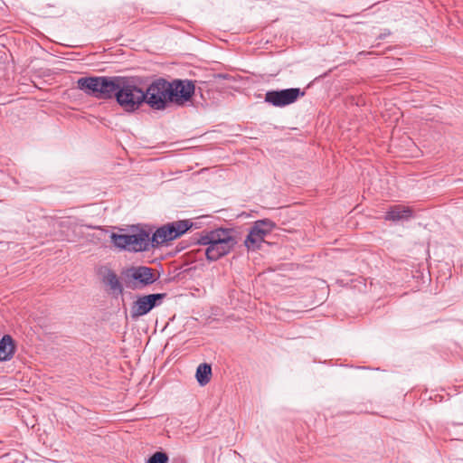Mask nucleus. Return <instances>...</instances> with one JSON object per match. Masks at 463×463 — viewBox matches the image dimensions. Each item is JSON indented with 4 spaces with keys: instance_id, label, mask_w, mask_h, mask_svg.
I'll return each mask as SVG.
<instances>
[{
    "instance_id": "obj_6",
    "label": "nucleus",
    "mask_w": 463,
    "mask_h": 463,
    "mask_svg": "<svg viewBox=\"0 0 463 463\" xmlns=\"http://www.w3.org/2000/svg\"><path fill=\"white\" fill-rule=\"evenodd\" d=\"M165 297V293H154L137 297L130 307L131 318L136 320L148 314L153 308L160 306Z\"/></svg>"
},
{
    "instance_id": "obj_17",
    "label": "nucleus",
    "mask_w": 463,
    "mask_h": 463,
    "mask_svg": "<svg viewBox=\"0 0 463 463\" xmlns=\"http://www.w3.org/2000/svg\"><path fill=\"white\" fill-rule=\"evenodd\" d=\"M174 225V231L176 237L184 234L189 229L193 227V222L190 220H181L171 222Z\"/></svg>"
},
{
    "instance_id": "obj_11",
    "label": "nucleus",
    "mask_w": 463,
    "mask_h": 463,
    "mask_svg": "<svg viewBox=\"0 0 463 463\" xmlns=\"http://www.w3.org/2000/svg\"><path fill=\"white\" fill-rule=\"evenodd\" d=\"M412 216L413 212L410 207L402 204H395L389 208L384 219L386 221L399 222L410 220Z\"/></svg>"
},
{
    "instance_id": "obj_16",
    "label": "nucleus",
    "mask_w": 463,
    "mask_h": 463,
    "mask_svg": "<svg viewBox=\"0 0 463 463\" xmlns=\"http://www.w3.org/2000/svg\"><path fill=\"white\" fill-rule=\"evenodd\" d=\"M111 242L114 244L115 247L120 249V250H126L128 249V241L130 238H128V234H118V233H111L110 235Z\"/></svg>"
},
{
    "instance_id": "obj_14",
    "label": "nucleus",
    "mask_w": 463,
    "mask_h": 463,
    "mask_svg": "<svg viewBox=\"0 0 463 463\" xmlns=\"http://www.w3.org/2000/svg\"><path fill=\"white\" fill-rule=\"evenodd\" d=\"M104 283L109 287L112 294L116 296L122 295L123 286L121 285L117 274L114 271L109 270L104 277Z\"/></svg>"
},
{
    "instance_id": "obj_5",
    "label": "nucleus",
    "mask_w": 463,
    "mask_h": 463,
    "mask_svg": "<svg viewBox=\"0 0 463 463\" xmlns=\"http://www.w3.org/2000/svg\"><path fill=\"white\" fill-rule=\"evenodd\" d=\"M275 228V223L269 219L259 220L250 229L244 245L248 250H257L260 248L265 237Z\"/></svg>"
},
{
    "instance_id": "obj_8",
    "label": "nucleus",
    "mask_w": 463,
    "mask_h": 463,
    "mask_svg": "<svg viewBox=\"0 0 463 463\" xmlns=\"http://www.w3.org/2000/svg\"><path fill=\"white\" fill-rule=\"evenodd\" d=\"M305 91L299 88H290L279 90H269L265 94V101L274 107L282 108L290 105L303 97Z\"/></svg>"
},
{
    "instance_id": "obj_18",
    "label": "nucleus",
    "mask_w": 463,
    "mask_h": 463,
    "mask_svg": "<svg viewBox=\"0 0 463 463\" xmlns=\"http://www.w3.org/2000/svg\"><path fill=\"white\" fill-rule=\"evenodd\" d=\"M168 456L165 452L157 451L154 453L147 460V463H167Z\"/></svg>"
},
{
    "instance_id": "obj_1",
    "label": "nucleus",
    "mask_w": 463,
    "mask_h": 463,
    "mask_svg": "<svg viewBox=\"0 0 463 463\" xmlns=\"http://www.w3.org/2000/svg\"><path fill=\"white\" fill-rule=\"evenodd\" d=\"M237 242L234 231L224 228L203 231L197 239V244L207 246L205 256L210 261H215L230 253Z\"/></svg>"
},
{
    "instance_id": "obj_9",
    "label": "nucleus",
    "mask_w": 463,
    "mask_h": 463,
    "mask_svg": "<svg viewBox=\"0 0 463 463\" xmlns=\"http://www.w3.org/2000/svg\"><path fill=\"white\" fill-rule=\"evenodd\" d=\"M170 102L182 106L189 101L194 93V84L189 80H174L169 82Z\"/></svg>"
},
{
    "instance_id": "obj_7",
    "label": "nucleus",
    "mask_w": 463,
    "mask_h": 463,
    "mask_svg": "<svg viewBox=\"0 0 463 463\" xmlns=\"http://www.w3.org/2000/svg\"><path fill=\"white\" fill-rule=\"evenodd\" d=\"M127 278L132 281V288L141 289L152 285L159 279L152 268L146 266L131 267L126 272Z\"/></svg>"
},
{
    "instance_id": "obj_3",
    "label": "nucleus",
    "mask_w": 463,
    "mask_h": 463,
    "mask_svg": "<svg viewBox=\"0 0 463 463\" xmlns=\"http://www.w3.org/2000/svg\"><path fill=\"white\" fill-rule=\"evenodd\" d=\"M146 97L145 90L136 84L134 79L121 77L115 99L125 111L133 112L139 109Z\"/></svg>"
},
{
    "instance_id": "obj_15",
    "label": "nucleus",
    "mask_w": 463,
    "mask_h": 463,
    "mask_svg": "<svg viewBox=\"0 0 463 463\" xmlns=\"http://www.w3.org/2000/svg\"><path fill=\"white\" fill-rule=\"evenodd\" d=\"M212 366L209 364L203 363L199 364L196 369L195 377L201 386L206 385L211 381Z\"/></svg>"
},
{
    "instance_id": "obj_12",
    "label": "nucleus",
    "mask_w": 463,
    "mask_h": 463,
    "mask_svg": "<svg viewBox=\"0 0 463 463\" xmlns=\"http://www.w3.org/2000/svg\"><path fill=\"white\" fill-rule=\"evenodd\" d=\"M175 234L174 225L170 223L159 227L152 235V241L155 247H157L165 242L176 239Z\"/></svg>"
},
{
    "instance_id": "obj_19",
    "label": "nucleus",
    "mask_w": 463,
    "mask_h": 463,
    "mask_svg": "<svg viewBox=\"0 0 463 463\" xmlns=\"http://www.w3.org/2000/svg\"><path fill=\"white\" fill-rule=\"evenodd\" d=\"M176 463H185L183 459H179L176 461Z\"/></svg>"
},
{
    "instance_id": "obj_2",
    "label": "nucleus",
    "mask_w": 463,
    "mask_h": 463,
    "mask_svg": "<svg viewBox=\"0 0 463 463\" xmlns=\"http://www.w3.org/2000/svg\"><path fill=\"white\" fill-rule=\"evenodd\" d=\"M120 80V76L82 77L78 80L77 85L89 96L98 99H110L115 98Z\"/></svg>"
},
{
    "instance_id": "obj_13",
    "label": "nucleus",
    "mask_w": 463,
    "mask_h": 463,
    "mask_svg": "<svg viewBox=\"0 0 463 463\" xmlns=\"http://www.w3.org/2000/svg\"><path fill=\"white\" fill-rule=\"evenodd\" d=\"M15 351L14 341L10 335H5L0 340V361H9Z\"/></svg>"
},
{
    "instance_id": "obj_4",
    "label": "nucleus",
    "mask_w": 463,
    "mask_h": 463,
    "mask_svg": "<svg viewBox=\"0 0 463 463\" xmlns=\"http://www.w3.org/2000/svg\"><path fill=\"white\" fill-rule=\"evenodd\" d=\"M169 90V81L160 78L154 80L145 90L146 96L145 102L154 109H165L170 102Z\"/></svg>"
},
{
    "instance_id": "obj_10",
    "label": "nucleus",
    "mask_w": 463,
    "mask_h": 463,
    "mask_svg": "<svg viewBox=\"0 0 463 463\" xmlns=\"http://www.w3.org/2000/svg\"><path fill=\"white\" fill-rule=\"evenodd\" d=\"M128 238H130L128 241V251L141 252L147 251L150 248H156L149 232L143 229H138L136 232L128 234Z\"/></svg>"
}]
</instances>
